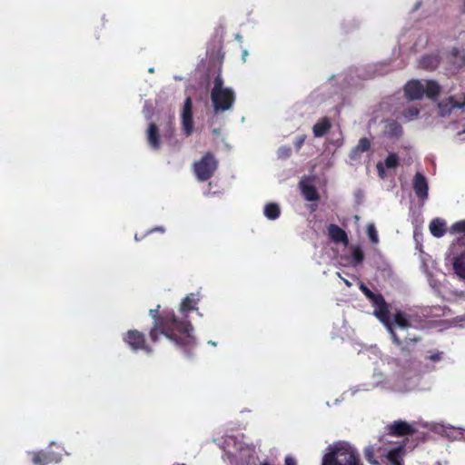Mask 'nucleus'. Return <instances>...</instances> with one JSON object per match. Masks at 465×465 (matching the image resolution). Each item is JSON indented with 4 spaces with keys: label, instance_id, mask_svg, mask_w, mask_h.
Instances as JSON below:
<instances>
[{
    "label": "nucleus",
    "instance_id": "f257e3e1",
    "mask_svg": "<svg viewBox=\"0 0 465 465\" xmlns=\"http://www.w3.org/2000/svg\"><path fill=\"white\" fill-rule=\"evenodd\" d=\"M149 315L153 319V326L149 331L152 342L159 341L161 335L173 341L178 348L183 351L187 356L194 348L195 339L193 335V327L190 321L179 320L173 311L163 310L160 312V305L149 311Z\"/></svg>",
    "mask_w": 465,
    "mask_h": 465
},
{
    "label": "nucleus",
    "instance_id": "f03ea898",
    "mask_svg": "<svg viewBox=\"0 0 465 465\" xmlns=\"http://www.w3.org/2000/svg\"><path fill=\"white\" fill-rule=\"evenodd\" d=\"M360 290L368 298L374 307L373 314L385 326L389 331L392 342L400 348L401 352L404 355H410L413 350V346L420 341V337H406L403 341L393 331V324L391 321L389 304L381 293H375L370 290L365 284L361 283Z\"/></svg>",
    "mask_w": 465,
    "mask_h": 465
},
{
    "label": "nucleus",
    "instance_id": "7ed1b4c3",
    "mask_svg": "<svg viewBox=\"0 0 465 465\" xmlns=\"http://www.w3.org/2000/svg\"><path fill=\"white\" fill-rule=\"evenodd\" d=\"M211 99L216 114L228 111L234 104L235 94L232 88L223 86V80L220 74L213 79Z\"/></svg>",
    "mask_w": 465,
    "mask_h": 465
},
{
    "label": "nucleus",
    "instance_id": "20e7f679",
    "mask_svg": "<svg viewBox=\"0 0 465 465\" xmlns=\"http://www.w3.org/2000/svg\"><path fill=\"white\" fill-rule=\"evenodd\" d=\"M322 465H363L358 451L351 446L334 447L322 458Z\"/></svg>",
    "mask_w": 465,
    "mask_h": 465
},
{
    "label": "nucleus",
    "instance_id": "39448f33",
    "mask_svg": "<svg viewBox=\"0 0 465 465\" xmlns=\"http://www.w3.org/2000/svg\"><path fill=\"white\" fill-rule=\"evenodd\" d=\"M218 168V160L211 152H207L203 157L196 161L193 165V173L199 182H205L211 179Z\"/></svg>",
    "mask_w": 465,
    "mask_h": 465
},
{
    "label": "nucleus",
    "instance_id": "423d86ee",
    "mask_svg": "<svg viewBox=\"0 0 465 465\" xmlns=\"http://www.w3.org/2000/svg\"><path fill=\"white\" fill-rule=\"evenodd\" d=\"M123 340L134 351L142 350L146 353L153 352L152 347L146 343L145 335L142 331L130 330L124 333Z\"/></svg>",
    "mask_w": 465,
    "mask_h": 465
},
{
    "label": "nucleus",
    "instance_id": "0eeeda50",
    "mask_svg": "<svg viewBox=\"0 0 465 465\" xmlns=\"http://www.w3.org/2000/svg\"><path fill=\"white\" fill-rule=\"evenodd\" d=\"M385 429L389 435L395 437L413 435L416 432V429L412 425L401 420L388 424Z\"/></svg>",
    "mask_w": 465,
    "mask_h": 465
},
{
    "label": "nucleus",
    "instance_id": "6e6552de",
    "mask_svg": "<svg viewBox=\"0 0 465 465\" xmlns=\"http://www.w3.org/2000/svg\"><path fill=\"white\" fill-rule=\"evenodd\" d=\"M182 129L186 136H190L193 132V101L191 97H187L183 104L182 112Z\"/></svg>",
    "mask_w": 465,
    "mask_h": 465
},
{
    "label": "nucleus",
    "instance_id": "1a4fd4ad",
    "mask_svg": "<svg viewBox=\"0 0 465 465\" xmlns=\"http://www.w3.org/2000/svg\"><path fill=\"white\" fill-rule=\"evenodd\" d=\"M424 85L418 80L409 81L404 86V93L410 100H419L424 95Z\"/></svg>",
    "mask_w": 465,
    "mask_h": 465
},
{
    "label": "nucleus",
    "instance_id": "9d476101",
    "mask_svg": "<svg viewBox=\"0 0 465 465\" xmlns=\"http://www.w3.org/2000/svg\"><path fill=\"white\" fill-rule=\"evenodd\" d=\"M413 190L419 199L425 200L428 198V183L425 176L421 173H416L413 178Z\"/></svg>",
    "mask_w": 465,
    "mask_h": 465
},
{
    "label": "nucleus",
    "instance_id": "9b49d317",
    "mask_svg": "<svg viewBox=\"0 0 465 465\" xmlns=\"http://www.w3.org/2000/svg\"><path fill=\"white\" fill-rule=\"evenodd\" d=\"M31 456L34 465H48L58 461L55 454L51 450L34 451Z\"/></svg>",
    "mask_w": 465,
    "mask_h": 465
},
{
    "label": "nucleus",
    "instance_id": "f8f14e48",
    "mask_svg": "<svg viewBox=\"0 0 465 465\" xmlns=\"http://www.w3.org/2000/svg\"><path fill=\"white\" fill-rule=\"evenodd\" d=\"M405 446L406 444L403 442L385 454V458L391 465H403V457L406 452Z\"/></svg>",
    "mask_w": 465,
    "mask_h": 465
},
{
    "label": "nucleus",
    "instance_id": "ddd939ff",
    "mask_svg": "<svg viewBox=\"0 0 465 465\" xmlns=\"http://www.w3.org/2000/svg\"><path fill=\"white\" fill-rule=\"evenodd\" d=\"M197 302L198 299L195 298L194 293H190L182 301L180 305V312L183 314V318L181 320L189 321L188 314L190 312L197 310Z\"/></svg>",
    "mask_w": 465,
    "mask_h": 465
},
{
    "label": "nucleus",
    "instance_id": "4468645a",
    "mask_svg": "<svg viewBox=\"0 0 465 465\" xmlns=\"http://www.w3.org/2000/svg\"><path fill=\"white\" fill-rule=\"evenodd\" d=\"M328 234L335 243H343L344 245L349 243L347 233L336 224L329 225Z\"/></svg>",
    "mask_w": 465,
    "mask_h": 465
},
{
    "label": "nucleus",
    "instance_id": "2eb2a0df",
    "mask_svg": "<svg viewBox=\"0 0 465 465\" xmlns=\"http://www.w3.org/2000/svg\"><path fill=\"white\" fill-rule=\"evenodd\" d=\"M149 145L153 150H158L161 145L159 129L156 124L151 123L146 132Z\"/></svg>",
    "mask_w": 465,
    "mask_h": 465
},
{
    "label": "nucleus",
    "instance_id": "dca6fc26",
    "mask_svg": "<svg viewBox=\"0 0 465 465\" xmlns=\"http://www.w3.org/2000/svg\"><path fill=\"white\" fill-rule=\"evenodd\" d=\"M299 184L302 191V194L306 201L315 202L320 199L319 193L313 184L305 183L303 181L300 182Z\"/></svg>",
    "mask_w": 465,
    "mask_h": 465
},
{
    "label": "nucleus",
    "instance_id": "f3484780",
    "mask_svg": "<svg viewBox=\"0 0 465 465\" xmlns=\"http://www.w3.org/2000/svg\"><path fill=\"white\" fill-rule=\"evenodd\" d=\"M440 63V57L439 54H425L420 59L419 66L426 70H434L439 66Z\"/></svg>",
    "mask_w": 465,
    "mask_h": 465
},
{
    "label": "nucleus",
    "instance_id": "a211bd4d",
    "mask_svg": "<svg viewBox=\"0 0 465 465\" xmlns=\"http://www.w3.org/2000/svg\"><path fill=\"white\" fill-rule=\"evenodd\" d=\"M391 321L393 324L394 331L396 326L401 329H409L411 327V316L402 311H397L394 314L393 320L391 319Z\"/></svg>",
    "mask_w": 465,
    "mask_h": 465
},
{
    "label": "nucleus",
    "instance_id": "6ab92c4d",
    "mask_svg": "<svg viewBox=\"0 0 465 465\" xmlns=\"http://www.w3.org/2000/svg\"><path fill=\"white\" fill-rule=\"evenodd\" d=\"M371 149V141L367 137H362L359 140L358 144L352 148L350 153L351 160H357L361 157V153L368 152Z\"/></svg>",
    "mask_w": 465,
    "mask_h": 465
},
{
    "label": "nucleus",
    "instance_id": "aec40b11",
    "mask_svg": "<svg viewBox=\"0 0 465 465\" xmlns=\"http://www.w3.org/2000/svg\"><path fill=\"white\" fill-rule=\"evenodd\" d=\"M331 128V122L328 117L321 118L312 127L315 137L324 136Z\"/></svg>",
    "mask_w": 465,
    "mask_h": 465
},
{
    "label": "nucleus",
    "instance_id": "412c9836",
    "mask_svg": "<svg viewBox=\"0 0 465 465\" xmlns=\"http://www.w3.org/2000/svg\"><path fill=\"white\" fill-rule=\"evenodd\" d=\"M452 265L456 275L460 279L465 280V252L454 257Z\"/></svg>",
    "mask_w": 465,
    "mask_h": 465
},
{
    "label": "nucleus",
    "instance_id": "4be33fe9",
    "mask_svg": "<svg viewBox=\"0 0 465 465\" xmlns=\"http://www.w3.org/2000/svg\"><path fill=\"white\" fill-rule=\"evenodd\" d=\"M430 231L434 237H442L446 232L445 222L440 218L433 219L430 223Z\"/></svg>",
    "mask_w": 465,
    "mask_h": 465
},
{
    "label": "nucleus",
    "instance_id": "5701e85b",
    "mask_svg": "<svg viewBox=\"0 0 465 465\" xmlns=\"http://www.w3.org/2000/svg\"><path fill=\"white\" fill-rule=\"evenodd\" d=\"M385 134L390 138H398L402 134V127L398 122L392 120L386 124Z\"/></svg>",
    "mask_w": 465,
    "mask_h": 465
},
{
    "label": "nucleus",
    "instance_id": "b1692460",
    "mask_svg": "<svg viewBox=\"0 0 465 465\" xmlns=\"http://www.w3.org/2000/svg\"><path fill=\"white\" fill-rule=\"evenodd\" d=\"M263 213L269 220H276L281 214L280 206L274 203H267Z\"/></svg>",
    "mask_w": 465,
    "mask_h": 465
},
{
    "label": "nucleus",
    "instance_id": "393cba45",
    "mask_svg": "<svg viewBox=\"0 0 465 465\" xmlns=\"http://www.w3.org/2000/svg\"><path fill=\"white\" fill-rule=\"evenodd\" d=\"M424 94L429 98H436L440 91V85L435 81H428L424 87Z\"/></svg>",
    "mask_w": 465,
    "mask_h": 465
},
{
    "label": "nucleus",
    "instance_id": "a878e982",
    "mask_svg": "<svg viewBox=\"0 0 465 465\" xmlns=\"http://www.w3.org/2000/svg\"><path fill=\"white\" fill-rule=\"evenodd\" d=\"M351 258L353 265L361 264L364 260V252L360 246H354L351 250Z\"/></svg>",
    "mask_w": 465,
    "mask_h": 465
},
{
    "label": "nucleus",
    "instance_id": "bb28decb",
    "mask_svg": "<svg viewBox=\"0 0 465 465\" xmlns=\"http://www.w3.org/2000/svg\"><path fill=\"white\" fill-rule=\"evenodd\" d=\"M364 458L371 465H379L380 462L374 455V449L372 446H368L364 449Z\"/></svg>",
    "mask_w": 465,
    "mask_h": 465
},
{
    "label": "nucleus",
    "instance_id": "cd10ccee",
    "mask_svg": "<svg viewBox=\"0 0 465 465\" xmlns=\"http://www.w3.org/2000/svg\"><path fill=\"white\" fill-rule=\"evenodd\" d=\"M384 164L387 168H395L399 165V156L395 153H390L385 159Z\"/></svg>",
    "mask_w": 465,
    "mask_h": 465
},
{
    "label": "nucleus",
    "instance_id": "c85d7f7f",
    "mask_svg": "<svg viewBox=\"0 0 465 465\" xmlns=\"http://www.w3.org/2000/svg\"><path fill=\"white\" fill-rule=\"evenodd\" d=\"M367 234H368L370 241L373 244H377L379 242L378 232L373 223H370L367 225Z\"/></svg>",
    "mask_w": 465,
    "mask_h": 465
},
{
    "label": "nucleus",
    "instance_id": "c756f323",
    "mask_svg": "<svg viewBox=\"0 0 465 465\" xmlns=\"http://www.w3.org/2000/svg\"><path fill=\"white\" fill-rule=\"evenodd\" d=\"M420 110L416 106H410L402 112V115L407 120L411 121L418 117Z\"/></svg>",
    "mask_w": 465,
    "mask_h": 465
},
{
    "label": "nucleus",
    "instance_id": "7c9ffc66",
    "mask_svg": "<svg viewBox=\"0 0 465 465\" xmlns=\"http://www.w3.org/2000/svg\"><path fill=\"white\" fill-rule=\"evenodd\" d=\"M463 100L461 102L457 101L453 96L449 97L448 102L450 105V109H464L465 108V94H462Z\"/></svg>",
    "mask_w": 465,
    "mask_h": 465
},
{
    "label": "nucleus",
    "instance_id": "2f4dec72",
    "mask_svg": "<svg viewBox=\"0 0 465 465\" xmlns=\"http://www.w3.org/2000/svg\"><path fill=\"white\" fill-rule=\"evenodd\" d=\"M292 154V149L289 146H281L277 151V155L281 159H287Z\"/></svg>",
    "mask_w": 465,
    "mask_h": 465
},
{
    "label": "nucleus",
    "instance_id": "473e14b6",
    "mask_svg": "<svg viewBox=\"0 0 465 465\" xmlns=\"http://www.w3.org/2000/svg\"><path fill=\"white\" fill-rule=\"evenodd\" d=\"M452 229L456 232L465 233V220L455 223L452 225Z\"/></svg>",
    "mask_w": 465,
    "mask_h": 465
},
{
    "label": "nucleus",
    "instance_id": "72a5a7b5",
    "mask_svg": "<svg viewBox=\"0 0 465 465\" xmlns=\"http://www.w3.org/2000/svg\"><path fill=\"white\" fill-rule=\"evenodd\" d=\"M307 136L306 134H302V135H299L295 141H294V146L296 148L297 151H299L302 146L303 145V143H305V140H306Z\"/></svg>",
    "mask_w": 465,
    "mask_h": 465
},
{
    "label": "nucleus",
    "instance_id": "f704fd0d",
    "mask_svg": "<svg viewBox=\"0 0 465 465\" xmlns=\"http://www.w3.org/2000/svg\"><path fill=\"white\" fill-rule=\"evenodd\" d=\"M164 232V229H163V228H162V227H156V228H154V229H153V230L148 231L146 233L142 234V235H138V234L136 233V234H135V236H134V239H135L136 241H141V240H142V239H143V238H144L148 233H151V232Z\"/></svg>",
    "mask_w": 465,
    "mask_h": 465
},
{
    "label": "nucleus",
    "instance_id": "c9c22d12",
    "mask_svg": "<svg viewBox=\"0 0 465 465\" xmlns=\"http://www.w3.org/2000/svg\"><path fill=\"white\" fill-rule=\"evenodd\" d=\"M442 352L441 351H436L428 356V359L431 361H439L442 359Z\"/></svg>",
    "mask_w": 465,
    "mask_h": 465
},
{
    "label": "nucleus",
    "instance_id": "e433bc0d",
    "mask_svg": "<svg viewBox=\"0 0 465 465\" xmlns=\"http://www.w3.org/2000/svg\"><path fill=\"white\" fill-rule=\"evenodd\" d=\"M376 167H377V171H378L379 176H380L381 178H384V176H385V171H384V166H383V164H382L381 162H379V163H377Z\"/></svg>",
    "mask_w": 465,
    "mask_h": 465
},
{
    "label": "nucleus",
    "instance_id": "4c0bfd02",
    "mask_svg": "<svg viewBox=\"0 0 465 465\" xmlns=\"http://www.w3.org/2000/svg\"><path fill=\"white\" fill-rule=\"evenodd\" d=\"M285 465H297V462L293 457L287 456L285 458Z\"/></svg>",
    "mask_w": 465,
    "mask_h": 465
},
{
    "label": "nucleus",
    "instance_id": "58836bf2",
    "mask_svg": "<svg viewBox=\"0 0 465 465\" xmlns=\"http://www.w3.org/2000/svg\"><path fill=\"white\" fill-rule=\"evenodd\" d=\"M460 12L462 14H465V0H463V3L461 5V6H460Z\"/></svg>",
    "mask_w": 465,
    "mask_h": 465
},
{
    "label": "nucleus",
    "instance_id": "ea45409f",
    "mask_svg": "<svg viewBox=\"0 0 465 465\" xmlns=\"http://www.w3.org/2000/svg\"><path fill=\"white\" fill-rule=\"evenodd\" d=\"M248 55V52L245 50L242 52V59L245 61V57Z\"/></svg>",
    "mask_w": 465,
    "mask_h": 465
},
{
    "label": "nucleus",
    "instance_id": "a19ab883",
    "mask_svg": "<svg viewBox=\"0 0 465 465\" xmlns=\"http://www.w3.org/2000/svg\"><path fill=\"white\" fill-rule=\"evenodd\" d=\"M260 465H271V464L267 461H264V462H262Z\"/></svg>",
    "mask_w": 465,
    "mask_h": 465
},
{
    "label": "nucleus",
    "instance_id": "79ce46f5",
    "mask_svg": "<svg viewBox=\"0 0 465 465\" xmlns=\"http://www.w3.org/2000/svg\"><path fill=\"white\" fill-rule=\"evenodd\" d=\"M173 465H185V464H183V463H175Z\"/></svg>",
    "mask_w": 465,
    "mask_h": 465
},
{
    "label": "nucleus",
    "instance_id": "37998d69",
    "mask_svg": "<svg viewBox=\"0 0 465 465\" xmlns=\"http://www.w3.org/2000/svg\"><path fill=\"white\" fill-rule=\"evenodd\" d=\"M463 127H464V128H463V131H462V132H463V133H465V124H463Z\"/></svg>",
    "mask_w": 465,
    "mask_h": 465
},
{
    "label": "nucleus",
    "instance_id": "c03bdc74",
    "mask_svg": "<svg viewBox=\"0 0 465 465\" xmlns=\"http://www.w3.org/2000/svg\"><path fill=\"white\" fill-rule=\"evenodd\" d=\"M440 465V464H439Z\"/></svg>",
    "mask_w": 465,
    "mask_h": 465
}]
</instances>
